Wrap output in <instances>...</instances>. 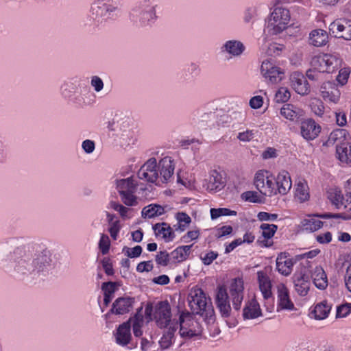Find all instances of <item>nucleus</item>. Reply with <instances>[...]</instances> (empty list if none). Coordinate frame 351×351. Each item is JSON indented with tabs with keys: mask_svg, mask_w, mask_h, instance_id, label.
Instances as JSON below:
<instances>
[{
	"mask_svg": "<svg viewBox=\"0 0 351 351\" xmlns=\"http://www.w3.org/2000/svg\"><path fill=\"white\" fill-rule=\"evenodd\" d=\"M51 263L48 250H43L32 257L29 246H18L11 252L10 241L0 243V266L5 269L12 268L18 276L43 280L49 274Z\"/></svg>",
	"mask_w": 351,
	"mask_h": 351,
	"instance_id": "f257e3e1",
	"label": "nucleus"
},
{
	"mask_svg": "<svg viewBox=\"0 0 351 351\" xmlns=\"http://www.w3.org/2000/svg\"><path fill=\"white\" fill-rule=\"evenodd\" d=\"M267 173V171H259L254 176V184L261 194L271 197L277 193L285 195L289 191L292 182L290 175L287 171L283 170L278 173L276 183L269 179Z\"/></svg>",
	"mask_w": 351,
	"mask_h": 351,
	"instance_id": "f03ea898",
	"label": "nucleus"
},
{
	"mask_svg": "<svg viewBox=\"0 0 351 351\" xmlns=\"http://www.w3.org/2000/svg\"><path fill=\"white\" fill-rule=\"evenodd\" d=\"M328 198L335 208L343 210L344 212L337 214L325 213L319 215V217L341 219L345 221L351 219V180L346 182L344 193L337 189H330L328 192Z\"/></svg>",
	"mask_w": 351,
	"mask_h": 351,
	"instance_id": "7ed1b4c3",
	"label": "nucleus"
},
{
	"mask_svg": "<svg viewBox=\"0 0 351 351\" xmlns=\"http://www.w3.org/2000/svg\"><path fill=\"white\" fill-rule=\"evenodd\" d=\"M157 4L154 0H139L130 12V19L136 27L152 26L158 19Z\"/></svg>",
	"mask_w": 351,
	"mask_h": 351,
	"instance_id": "20e7f679",
	"label": "nucleus"
},
{
	"mask_svg": "<svg viewBox=\"0 0 351 351\" xmlns=\"http://www.w3.org/2000/svg\"><path fill=\"white\" fill-rule=\"evenodd\" d=\"M189 305L192 311L191 314L199 315L205 319L210 321L213 319L214 309L210 299L201 289L192 291L189 295Z\"/></svg>",
	"mask_w": 351,
	"mask_h": 351,
	"instance_id": "39448f33",
	"label": "nucleus"
},
{
	"mask_svg": "<svg viewBox=\"0 0 351 351\" xmlns=\"http://www.w3.org/2000/svg\"><path fill=\"white\" fill-rule=\"evenodd\" d=\"M119 0H97L91 5V16L97 22H102L117 16L119 10Z\"/></svg>",
	"mask_w": 351,
	"mask_h": 351,
	"instance_id": "423d86ee",
	"label": "nucleus"
},
{
	"mask_svg": "<svg viewBox=\"0 0 351 351\" xmlns=\"http://www.w3.org/2000/svg\"><path fill=\"white\" fill-rule=\"evenodd\" d=\"M289 10L283 7H276L271 13L267 21L266 28L272 35L281 33L287 28L290 21Z\"/></svg>",
	"mask_w": 351,
	"mask_h": 351,
	"instance_id": "0eeeda50",
	"label": "nucleus"
},
{
	"mask_svg": "<svg viewBox=\"0 0 351 351\" xmlns=\"http://www.w3.org/2000/svg\"><path fill=\"white\" fill-rule=\"evenodd\" d=\"M178 323L180 326L179 334L182 338L190 339L201 334L200 324L194 318L193 314L182 311L179 315Z\"/></svg>",
	"mask_w": 351,
	"mask_h": 351,
	"instance_id": "6e6552de",
	"label": "nucleus"
},
{
	"mask_svg": "<svg viewBox=\"0 0 351 351\" xmlns=\"http://www.w3.org/2000/svg\"><path fill=\"white\" fill-rule=\"evenodd\" d=\"M116 188L120 195L122 202L128 206H134L138 204L137 197L134 195L137 184L132 177L116 180Z\"/></svg>",
	"mask_w": 351,
	"mask_h": 351,
	"instance_id": "1a4fd4ad",
	"label": "nucleus"
},
{
	"mask_svg": "<svg viewBox=\"0 0 351 351\" xmlns=\"http://www.w3.org/2000/svg\"><path fill=\"white\" fill-rule=\"evenodd\" d=\"M154 320L158 327L166 328L170 326H178L174 320H171V312L169 303L165 301L158 302L154 307Z\"/></svg>",
	"mask_w": 351,
	"mask_h": 351,
	"instance_id": "9d476101",
	"label": "nucleus"
},
{
	"mask_svg": "<svg viewBox=\"0 0 351 351\" xmlns=\"http://www.w3.org/2000/svg\"><path fill=\"white\" fill-rule=\"evenodd\" d=\"M138 178L149 183H155L159 178L157 161L155 158L149 159L138 170Z\"/></svg>",
	"mask_w": 351,
	"mask_h": 351,
	"instance_id": "9b49d317",
	"label": "nucleus"
},
{
	"mask_svg": "<svg viewBox=\"0 0 351 351\" xmlns=\"http://www.w3.org/2000/svg\"><path fill=\"white\" fill-rule=\"evenodd\" d=\"M329 32L335 38L351 40V21L340 19L329 25Z\"/></svg>",
	"mask_w": 351,
	"mask_h": 351,
	"instance_id": "f8f14e48",
	"label": "nucleus"
},
{
	"mask_svg": "<svg viewBox=\"0 0 351 351\" xmlns=\"http://www.w3.org/2000/svg\"><path fill=\"white\" fill-rule=\"evenodd\" d=\"M243 282L240 278H234L229 287V293L232 300L233 307L235 310L241 308L243 299Z\"/></svg>",
	"mask_w": 351,
	"mask_h": 351,
	"instance_id": "ddd939ff",
	"label": "nucleus"
},
{
	"mask_svg": "<svg viewBox=\"0 0 351 351\" xmlns=\"http://www.w3.org/2000/svg\"><path fill=\"white\" fill-rule=\"evenodd\" d=\"M215 300L222 317H228L230 314L231 307L227 289L223 285L217 287Z\"/></svg>",
	"mask_w": 351,
	"mask_h": 351,
	"instance_id": "4468645a",
	"label": "nucleus"
},
{
	"mask_svg": "<svg viewBox=\"0 0 351 351\" xmlns=\"http://www.w3.org/2000/svg\"><path fill=\"white\" fill-rule=\"evenodd\" d=\"M132 121L131 119L123 112L116 113L112 120L109 122L108 128L116 134L124 132L127 129L132 128Z\"/></svg>",
	"mask_w": 351,
	"mask_h": 351,
	"instance_id": "2eb2a0df",
	"label": "nucleus"
},
{
	"mask_svg": "<svg viewBox=\"0 0 351 351\" xmlns=\"http://www.w3.org/2000/svg\"><path fill=\"white\" fill-rule=\"evenodd\" d=\"M277 298L278 305L277 311L288 310L293 311L295 309V306L289 297V291L285 284H279L277 286Z\"/></svg>",
	"mask_w": 351,
	"mask_h": 351,
	"instance_id": "dca6fc26",
	"label": "nucleus"
},
{
	"mask_svg": "<svg viewBox=\"0 0 351 351\" xmlns=\"http://www.w3.org/2000/svg\"><path fill=\"white\" fill-rule=\"evenodd\" d=\"M261 71L264 77L272 84H276L282 79L283 73L280 69L274 66L268 60L263 62Z\"/></svg>",
	"mask_w": 351,
	"mask_h": 351,
	"instance_id": "f3484780",
	"label": "nucleus"
},
{
	"mask_svg": "<svg viewBox=\"0 0 351 351\" xmlns=\"http://www.w3.org/2000/svg\"><path fill=\"white\" fill-rule=\"evenodd\" d=\"M131 322L132 319H129L125 322L120 324L114 334L116 343L121 346H127L131 339Z\"/></svg>",
	"mask_w": 351,
	"mask_h": 351,
	"instance_id": "a211bd4d",
	"label": "nucleus"
},
{
	"mask_svg": "<svg viewBox=\"0 0 351 351\" xmlns=\"http://www.w3.org/2000/svg\"><path fill=\"white\" fill-rule=\"evenodd\" d=\"M290 80L293 88L297 93L301 95H306L309 93V84L302 73L299 72L293 73L291 75Z\"/></svg>",
	"mask_w": 351,
	"mask_h": 351,
	"instance_id": "6ab92c4d",
	"label": "nucleus"
},
{
	"mask_svg": "<svg viewBox=\"0 0 351 351\" xmlns=\"http://www.w3.org/2000/svg\"><path fill=\"white\" fill-rule=\"evenodd\" d=\"M300 130L302 137L307 141H311L318 136L321 127L314 120L308 119L301 123Z\"/></svg>",
	"mask_w": 351,
	"mask_h": 351,
	"instance_id": "aec40b11",
	"label": "nucleus"
},
{
	"mask_svg": "<svg viewBox=\"0 0 351 351\" xmlns=\"http://www.w3.org/2000/svg\"><path fill=\"white\" fill-rule=\"evenodd\" d=\"M134 303V298L128 296L119 298L113 302L110 312L116 315H123L132 309Z\"/></svg>",
	"mask_w": 351,
	"mask_h": 351,
	"instance_id": "412c9836",
	"label": "nucleus"
},
{
	"mask_svg": "<svg viewBox=\"0 0 351 351\" xmlns=\"http://www.w3.org/2000/svg\"><path fill=\"white\" fill-rule=\"evenodd\" d=\"M328 43V34L326 30L315 29L308 35V43L315 47H322Z\"/></svg>",
	"mask_w": 351,
	"mask_h": 351,
	"instance_id": "4be33fe9",
	"label": "nucleus"
},
{
	"mask_svg": "<svg viewBox=\"0 0 351 351\" xmlns=\"http://www.w3.org/2000/svg\"><path fill=\"white\" fill-rule=\"evenodd\" d=\"M257 280L259 289L264 299L267 300L272 296L271 282L267 274L263 271L257 272Z\"/></svg>",
	"mask_w": 351,
	"mask_h": 351,
	"instance_id": "5701e85b",
	"label": "nucleus"
},
{
	"mask_svg": "<svg viewBox=\"0 0 351 351\" xmlns=\"http://www.w3.org/2000/svg\"><path fill=\"white\" fill-rule=\"evenodd\" d=\"M221 49L222 52L228 53L231 57H239L244 52L245 47L240 40H230L222 45Z\"/></svg>",
	"mask_w": 351,
	"mask_h": 351,
	"instance_id": "b1692460",
	"label": "nucleus"
},
{
	"mask_svg": "<svg viewBox=\"0 0 351 351\" xmlns=\"http://www.w3.org/2000/svg\"><path fill=\"white\" fill-rule=\"evenodd\" d=\"M158 169L160 171L162 182H167L174 173V165L171 158L165 157L159 161Z\"/></svg>",
	"mask_w": 351,
	"mask_h": 351,
	"instance_id": "393cba45",
	"label": "nucleus"
},
{
	"mask_svg": "<svg viewBox=\"0 0 351 351\" xmlns=\"http://www.w3.org/2000/svg\"><path fill=\"white\" fill-rule=\"evenodd\" d=\"M294 261L288 257L285 253H280L276 258V269L283 276L291 274Z\"/></svg>",
	"mask_w": 351,
	"mask_h": 351,
	"instance_id": "a878e982",
	"label": "nucleus"
},
{
	"mask_svg": "<svg viewBox=\"0 0 351 351\" xmlns=\"http://www.w3.org/2000/svg\"><path fill=\"white\" fill-rule=\"evenodd\" d=\"M322 96L325 100L337 103L340 97V91L336 85L330 82L324 83L321 87Z\"/></svg>",
	"mask_w": 351,
	"mask_h": 351,
	"instance_id": "bb28decb",
	"label": "nucleus"
},
{
	"mask_svg": "<svg viewBox=\"0 0 351 351\" xmlns=\"http://www.w3.org/2000/svg\"><path fill=\"white\" fill-rule=\"evenodd\" d=\"M293 282L295 291L302 297L306 296L310 289L309 278L305 274L294 275Z\"/></svg>",
	"mask_w": 351,
	"mask_h": 351,
	"instance_id": "cd10ccee",
	"label": "nucleus"
},
{
	"mask_svg": "<svg viewBox=\"0 0 351 351\" xmlns=\"http://www.w3.org/2000/svg\"><path fill=\"white\" fill-rule=\"evenodd\" d=\"M311 278L315 286L324 290L328 287V278L325 271L322 267H316L311 273Z\"/></svg>",
	"mask_w": 351,
	"mask_h": 351,
	"instance_id": "c85d7f7f",
	"label": "nucleus"
},
{
	"mask_svg": "<svg viewBox=\"0 0 351 351\" xmlns=\"http://www.w3.org/2000/svg\"><path fill=\"white\" fill-rule=\"evenodd\" d=\"M153 230L156 235L162 234V238L166 241H171L175 237L172 228L167 223H158L153 226Z\"/></svg>",
	"mask_w": 351,
	"mask_h": 351,
	"instance_id": "c756f323",
	"label": "nucleus"
},
{
	"mask_svg": "<svg viewBox=\"0 0 351 351\" xmlns=\"http://www.w3.org/2000/svg\"><path fill=\"white\" fill-rule=\"evenodd\" d=\"M280 114L285 119L295 121L302 116V110L292 104H285L280 109Z\"/></svg>",
	"mask_w": 351,
	"mask_h": 351,
	"instance_id": "7c9ffc66",
	"label": "nucleus"
},
{
	"mask_svg": "<svg viewBox=\"0 0 351 351\" xmlns=\"http://www.w3.org/2000/svg\"><path fill=\"white\" fill-rule=\"evenodd\" d=\"M347 131L344 129H337L333 130L329 135L328 140L326 142L327 146H332L337 144V146H340L344 144L346 140Z\"/></svg>",
	"mask_w": 351,
	"mask_h": 351,
	"instance_id": "2f4dec72",
	"label": "nucleus"
},
{
	"mask_svg": "<svg viewBox=\"0 0 351 351\" xmlns=\"http://www.w3.org/2000/svg\"><path fill=\"white\" fill-rule=\"evenodd\" d=\"M261 314L259 304L253 300L250 302L243 308V317L245 319H254L260 316Z\"/></svg>",
	"mask_w": 351,
	"mask_h": 351,
	"instance_id": "473e14b6",
	"label": "nucleus"
},
{
	"mask_svg": "<svg viewBox=\"0 0 351 351\" xmlns=\"http://www.w3.org/2000/svg\"><path fill=\"white\" fill-rule=\"evenodd\" d=\"M164 331L162 337L159 341V343L162 349H168L172 344V339L174 337V333L178 328V326H170Z\"/></svg>",
	"mask_w": 351,
	"mask_h": 351,
	"instance_id": "72a5a7b5",
	"label": "nucleus"
},
{
	"mask_svg": "<svg viewBox=\"0 0 351 351\" xmlns=\"http://www.w3.org/2000/svg\"><path fill=\"white\" fill-rule=\"evenodd\" d=\"M302 228L306 231L315 232L323 226V222L316 218V216H308L301 222Z\"/></svg>",
	"mask_w": 351,
	"mask_h": 351,
	"instance_id": "f704fd0d",
	"label": "nucleus"
},
{
	"mask_svg": "<svg viewBox=\"0 0 351 351\" xmlns=\"http://www.w3.org/2000/svg\"><path fill=\"white\" fill-rule=\"evenodd\" d=\"M116 135L118 143L121 147H127L131 144H134L135 141L134 132L132 128L117 133Z\"/></svg>",
	"mask_w": 351,
	"mask_h": 351,
	"instance_id": "c9c22d12",
	"label": "nucleus"
},
{
	"mask_svg": "<svg viewBox=\"0 0 351 351\" xmlns=\"http://www.w3.org/2000/svg\"><path fill=\"white\" fill-rule=\"evenodd\" d=\"M336 152L340 161L346 163L351 162V143H345L337 146Z\"/></svg>",
	"mask_w": 351,
	"mask_h": 351,
	"instance_id": "e433bc0d",
	"label": "nucleus"
},
{
	"mask_svg": "<svg viewBox=\"0 0 351 351\" xmlns=\"http://www.w3.org/2000/svg\"><path fill=\"white\" fill-rule=\"evenodd\" d=\"M223 186V182L222 176L216 170L212 171L208 179V189L211 191L219 190Z\"/></svg>",
	"mask_w": 351,
	"mask_h": 351,
	"instance_id": "4c0bfd02",
	"label": "nucleus"
},
{
	"mask_svg": "<svg viewBox=\"0 0 351 351\" xmlns=\"http://www.w3.org/2000/svg\"><path fill=\"white\" fill-rule=\"evenodd\" d=\"M324 58L326 66H327L326 73H332L341 66V60L335 55L324 53Z\"/></svg>",
	"mask_w": 351,
	"mask_h": 351,
	"instance_id": "58836bf2",
	"label": "nucleus"
},
{
	"mask_svg": "<svg viewBox=\"0 0 351 351\" xmlns=\"http://www.w3.org/2000/svg\"><path fill=\"white\" fill-rule=\"evenodd\" d=\"M330 309V306H329L326 301H323L315 306L312 313L314 315L316 319L321 320L328 317Z\"/></svg>",
	"mask_w": 351,
	"mask_h": 351,
	"instance_id": "ea45409f",
	"label": "nucleus"
},
{
	"mask_svg": "<svg viewBox=\"0 0 351 351\" xmlns=\"http://www.w3.org/2000/svg\"><path fill=\"white\" fill-rule=\"evenodd\" d=\"M176 218L178 223L173 226V228L176 231L184 232L191 222V217L183 212L178 213L176 215Z\"/></svg>",
	"mask_w": 351,
	"mask_h": 351,
	"instance_id": "a19ab883",
	"label": "nucleus"
},
{
	"mask_svg": "<svg viewBox=\"0 0 351 351\" xmlns=\"http://www.w3.org/2000/svg\"><path fill=\"white\" fill-rule=\"evenodd\" d=\"M116 289V282H107L102 284L101 289L103 290L104 294V303L106 306H108V304L111 302L112 295L114 293Z\"/></svg>",
	"mask_w": 351,
	"mask_h": 351,
	"instance_id": "79ce46f5",
	"label": "nucleus"
},
{
	"mask_svg": "<svg viewBox=\"0 0 351 351\" xmlns=\"http://www.w3.org/2000/svg\"><path fill=\"white\" fill-rule=\"evenodd\" d=\"M141 311L142 307H141L134 316L131 318L132 322L133 333L135 337H140L143 334L141 328L143 324V315L141 313Z\"/></svg>",
	"mask_w": 351,
	"mask_h": 351,
	"instance_id": "37998d69",
	"label": "nucleus"
},
{
	"mask_svg": "<svg viewBox=\"0 0 351 351\" xmlns=\"http://www.w3.org/2000/svg\"><path fill=\"white\" fill-rule=\"evenodd\" d=\"M193 245H182L178 247L171 252L172 258L178 262H181L187 258Z\"/></svg>",
	"mask_w": 351,
	"mask_h": 351,
	"instance_id": "c03bdc74",
	"label": "nucleus"
},
{
	"mask_svg": "<svg viewBox=\"0 0 351 351\" xmlns=\"http://www.w3.org/2000/svg\"><path fill=\"white\" fill-rule=\"evenodd\" d=\"M324 61V54L314 56L311 61V67L318 73H324L327 71Z\"/></svg>",
	"mask_w": 351,
	"mask_h": 351,
	"instance_id": "a18cd8bd",
	"label": "nucleus"
},
{
	"mask_svg": "<svg viewBox=\"0 0 351 351\" xmlns=\"http://www.w3.org/2000/svg\"><path fill=\"white\" fill-rule=\"evenodd\" d=\"M295 196L301 202H305L308 199L309 194L308 192V186L306 184L299 182L297 185L295 191Z\"/></svg>",
	"mask_w": 351,
	"mask_h": 351,
	"instance_id": "49530a36",
	"label": "nucleus"
},
{
	"mask_svg": "<svg viewBox=\"0 0 351 351\" xmlns=\"http://www.w3.org/2000/svg\"><path fill=\"white\" fill-rule=\"evenodd\" d=\"M210 215L213 219L221 216H236L237 212L226 208H211Z\"/></svg>",
	"mask_w": 351,
	"mask_h": 351,
	"instance_id": "de8ad7c7",
	"label": "nucleus"
},
{
	"mask_svg": "<svg viewBox=\"0 0 351 351\" xmlns=\"http://www.w3.org/2000/svg\"><path fill=\"white\" fill-rule=\"evenodd\" d=\"M291 97V93L286 87H280L275 95V100L278 103H285Z\"/></svg>",
	"mask_w": 351,
	"mask_h": 351,
	"instance_id": "09e8293b",
	"label": "nucleus"
},
{
	"mask_svg": "<svg viewBox=\"0 0 351 351\" xmlns=\"http://www.w3.org/2000/svg\"><path fill=\"white\" fill-rule=\"evenodd\" d=\"M262 235L265 239H271L278 229V226L274 224L263 223L261 225Z\"/></svg>",
	"mask_w": 351,
	"mask_h": 351,
	"instance_id": "8fccbe9b",
	"label": "nucleus"
},
{
	"mask_svg": "<svg viewBox=\"0 0 351 351\" xmlns=\"http://www.w3.org/2000/svg\"><path fill=\"white\" fill-rule=\"evenodd\" d=\"M351 313V303L346 302L337 306L336 317L343 318Z\"/></svg>",
	"mask_w": 351,
	"mask_h": 351,
	"instance_id": "3c124183",
	"label": "nucleus"
},
{
	"mask_svg": "<svg viewBox=\"0 0 351 351\" xmlns=\"http://www.w3.org/2000/svg\"><path fill=\"white\" fill-rule=\"evenodd\" d=\"M110 246V241L108 235L102 234L99 241V248L102 254L105 255L108 253Z\"/></svg>",
	"mask_w": 351,
	"mask_h": 351,
	"instance_id": "603ef678",
	"label": "nucleus"
},
{
	"mask_svg": "<svg viewBox=\"0 0 351 351\" xmlns=\"http://www.w3.org/2000/svg\"><path fill=\"white\" fill-rule=\"evenodd\" d=\"M123 252H124L128 257L136 258L138 257L142 253V247L140 245H136L133 248H130L125 246L123 248Z\"/></svg>",
	"mask_w": 351,
	"mask_h": 351,
	"instance_id": "864d4df0",
	"label": "nucleus"
},
{
	"mask_svg": "<svg viewBox=\"0 0 351 351\" xmlns=\"http://www.w3.org/2000/svg\"><path fill=\"white\" fill-rule=\"evenodd\" d=\"M311 108L312 111L317 116L322 117L324 112V106L322 101L316 99L311 102Z\"/></svg>",
	"mask_w": 351,
	"mask_h": 351,
	"instance_id": "5fc2aeb1",
	"label": "nucleus"
},
{
	"mask_svg": "<svg viewBox=\"0 0 351 351\" xmlns=\"http://www.w3.org/2000/svg\"><path fill=\"white\" fill-rule=\"evenodd\" d=\"M156 262L160 265L167 266L169 262V254L166 251L159 252L156 256Z\"/></svg>",
	"mask_w": 351,
	"mask_h": 351,
	"instance_id": "6e6d98bb",
	"label": "nucleus"
},
{
	"mask_svg": "<svg viewBox=\"0 0 351 351\" xmlns=\"http://www.w3.org/2000/svg\"><path fill=\"white\" fill-rule=\"evenodd\" d=\"M90 84L96 93H99L104 86L103 80L97 75L91 77Z\"/></svg>",
	"mask_w": 351,
	"mask_h": 351,
	"instance_id": "4d7b16f0",
	"label": "nucleus"
},
{
	"mask_svg": "<svg viewBox=\"0 0 351 351\" xmlns=\"http://www.w3.org/2000/svg\"><path fill=\"white\" fill-rule=\"evenodd\" d=\"M142 216L145 218H152L156 217V211L154 204H150L144 207L142 210Z\"/></svg>",
	"mask_w": 351,
	"mask_h": 351,
	"instance_id": "13d9d810",
	"label": "nucleus"
},
{
	"mask_svg": "<svg viewBox=\"0 0 351 351\" xmlns=\"http://www.w3.org/2000/svg\"><path fill=\"white\" fill-rule=\"evenodd\" d=\"M121 229V226L119 220L114 221V222H112L110 225L109 232L110 234L111 237L116 240L117 239L118 233Z\"/></svg>",
	"mask_w": 351,
	"mask_h": 351,
	"instance_id": "bf43d9fd",
	"label": "nucleus"
},
{
	"mask_svg": "<svg viewBox=\"0 0 351 351\" xmlns=\"http://www.w3.org/2000/svg\"><path fill=\"white\" fill-rule=\"evenodd\" d=\"M154 266L152 261H143L138 264L136 267V270L138 272H144V271H150L153 269Z\"/></svg>",
	"mask_w": 351,
	"mask_h": 351,
	"instance_id": "052dcab7",
	"label": "nucleus"
},
{
	"mask_svg": "<svg viewBox=\"0 0 351 351\" xmlns=\"http://www.w3.org/2000/svg\"><path fill=\"white\" fill-rule=\"evenodd\" d=\"M257 217L259 221H274L278 218L277 214H271L267 212H260Z\"/></svg>",
	"mask_w": 351,
	"mask_h": 351,
	"instance_id": "680f3d73",
	"label": "nucleus"
},
{
	"mask_svg": "<svg viewBox=\"0 0 351 351\" xmlns=\"http://www.w3.org/2000/svg\"><path fill=\"white\" fill-rule=\"evenodd\" d=\"M82 147L86 154H91L95 149V144L93 141L86 139L82 142Z\"/></svg>",
	"mask_w": 351,
	"mask_h": 351,
	"instance_id": "e2e57ef3",
	"label": "nucleus"
},
{
	"mask_svg": "<svg viewBox=\"0 0 351 351\" xmlns=\"http://www.w3.org/2000/svg\"><path fill=\"white\" fill-rule=\"evenodd\" d=\"M218 256L217 252L210 251L206 255L202 258V262L206 265H210L214 260Z\"/></svg>",
	"mask_w": 351,
	"mask_h": 351,
	"instance_id": "0e129e2a",
	"label": "nucleus"
},
{
	"mask_svg": "<svg viewBox=\"0 0 351 351\" xmlns=\"http://www.w3.org/2000/svg\"><path fill=\"white\" fill-rule=\"evenodd\" d=\"M254 137V133L252 130H246L245 132H239L237 138L243 142L251 141Z\"/></svg>",
	"mask_w": 351,
	"mask_h": 351,
	"instance_id": "69168bd1",
	"label": "nucleus"
},
{
	"mask_svg": "<svg viewBox=\"0 0 351 351\" xmlns=\"http://www.w3.org/2000/svg\"><path fill=\"white\" fill-rule=\"evenodd\" d=\"M232 232V227L230 226H223L217 229L215 237L221 238L226 235H229Z\"/></svg>",
	"mask_w": 351,
	"mask_h": 351,
	"instance_id": "338daca9",
	"label": "nucleus"
},
{
	"mask_svg": "<svg viewBox=\"0 0 351 351\" xmlns=\"http://www.w3.org/2000/svg\"><path fill=\"white\" fill-rule=\"evenodd\" d=\"M349 71L346 69H341L339 72V75L337 77V82L341 85H344L347 83L349 77Z\"/></svg>",
	"mask_w": 351,
	"mask_h": 351,
	"instance_id": "774afa93",
	"label": "nucleus"
}]
</instances>
